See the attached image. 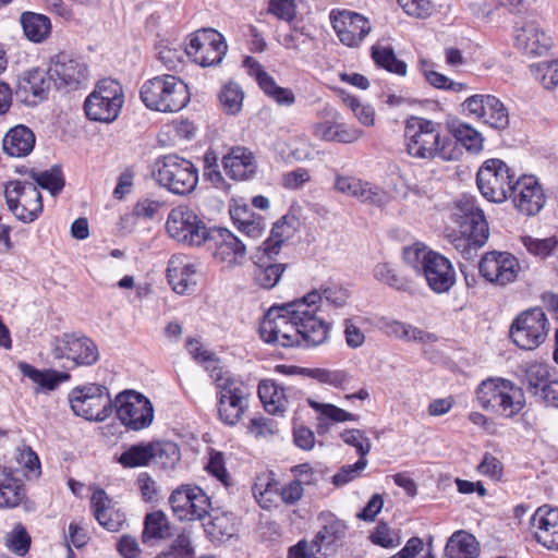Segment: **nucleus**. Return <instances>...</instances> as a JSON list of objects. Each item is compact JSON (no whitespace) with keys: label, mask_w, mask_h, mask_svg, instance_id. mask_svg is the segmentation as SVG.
Returning a JSON list of instances; mask_svg holds the SVG:
<instances>
[{"label":"nucleus","mask_w":558,"mask_h":558,"mask_svg":"<svg viewBox=\"0 0 558 558\" xmlns=\"http://www.w3.org/2000/svg\"><path fill=\"white\" fill-rule=\"evenodd\" d=\"M331 323L308 310L301 299L275 305L259 326L260 338L283 348H317L329 339Z\"/></svg>","instance_id":"f257e3e1"},{"label":"nucleus","mask_w":558,"mask_h":558,"mask_svg":"<svg viewBox=\"0 0 558 558\" xmlns=\"http://www.w3.org/2000/svg\"><path fill=\"white\" fill-rule=\"evenodd\" d=\"M403 137L405 151L412 158L442 161L457 158L454 143L436 121L412 116L404 122Z\"/></svg>","instance_id":"f03ea898"},{"label":"nucleus","mask_w":558,"mask_h":558,"mask_svg":"<svg viewBox=\"0 0 558 558\" xmlns=\"http://www.w3.org/2000/svg\"><path fill=\"white\" fill-rule=\"evenodd\" d=\"M451 219L460 228L459 234L451 235L454 248L466 260L475 258L489 238L488 222L475 197H459L452 205Z\"/></svg>","instance_id":"7ed1b4c3"},{"label":"nucleus","mask_w":558,"mask_h":558,"mask_svg":"<svg viewBox=\"0 0 558 558\" xmlns=\"http://www.w3.org/2000/svg\"><path fill=\"white\" fill-rule=\"evenodd\" d=\"M480 405L502 417L518 415L525 405L523 390L512 381L504 378H488L476 388Z\"/></svg>","instance_id":"20e7f679"},{"label":"nucleus","mask_w":558,"mask_h":558,"mask_svg":"<svg viewBox=\"0 0 558 558\" xmlns=\"http://www.w3.org/2000/svg\"><path fill=\"white\" fill-rule=\"evenodd\" d=\"M142 101L151 110L178 112L190 101L186 84L173 75L156 76L142 86Z\"/></svg>","instance_id":"39448f33"},{"label":"nucleus","mask_w":558,"mask_h":558,"mask_svg":"<svg viewBox=\"0 0 558 558\" xmlns=\"http://www.w3.org/2000/svg\"><path fill=\"white\" fill-rule=\"evenodd\" d=\"M151 175L160 186L178 195L190 194L198 183V170L194 163L173 154L158 158L153 165Z\"/></svg>","instance_id":"423d86ee"},{"label":"nucleus","mask_w":558,"mask_h":558,"mask_svg":"<svg viewBox=\"0 0 558 558\" xmlns=\"http://www.w3.org/2000/svg\"><path fill=\"white\" fill-rule=\"evenodd\" d=\"M68 399L73 413L87 421L101 422L112 413V399L105 385L86 384L74 387Z\"/></svg>","instance_id":"0eeeda50"},{"label":"nucleus","mask_w":558,"mask_h":558,"mask_svg":"<svg viewBox=\"0 0 558 558\" xmlns=\"http://www.w3.org/2000/svg\"><path fill=\"white\" fill-rule=\"evenodd\" d=\"M184 52L194 63L207 68L220 64L228 52L225 36L214 28H201L190 34Z\"/></svg>","instance_id":"6e6552de"},{"label":"nucleus","mask_w":558,"mask_h":558,"mask_svg":"<svg viewBox=\"0 0 558 558\" xmlns=\"http://www.w3.org/2000/svg\"><path fill=\"white\" fill-rule=\"evenodd\" d=\"M122 105V86L114 80L105 78L96 85L94 92L86 98L84 110L90 120L110 123L118 118Z\"/></svg>","instance_id":"1a4fd4ad"},{"label":"nucleus","mask_w":558,"mask_h":558,"mask_svg":"<svg viewBox=\"0 0 558 558\" xmlns=\"http://www.w3.org/2000/svg\"><path fill=\"white\" fill-rule=\"evenodd\" d=\"M514 174L507 163L497 158L486 160L478 169L476 184L481 194L492 203H504L509 198L514 184Z\"/></svg>","instance_id":"9d476101"},{"label":"nucleus","mask_w":558,"mask_h":558,"mask_svg":"<svg viewBox=\"0 0 558 558\" xmlns=\"http://www.w3.org/2000/svg\"><path fill=\"white\" fill-rule=\"evenodd\" d=\"M549 322L541 307H533L515 317L510 327L512 341L523 350L538 348L547 338Z\"/></svg>","instance_id":"9b49d317"},{"label":"nucleus","mask_w":558,"mask_h":558,"mask_svg":"<svg viewBox=\"0 0 558 558\" xmlns=\"http://www.w3.org/2000/svg\"><path fill=\"white\" fill-rule=\"evenodd\" d=\"M4 196L13 215L25 223L36 220L43 211L41 194L33 182H9Z\"/></svg>","instance_id":"f8f14e48"},{"label":"nucleus","mask_w":558,"mask_h":558,"mask_svg":"<svg viewBox=\"0 0 558 558\" xmlns=\"http://www.w3.org/2000/svg\"><path fill=\"white\" fill-rule=\"evenodd\" d=\"M166 227L171 238L187 245H201L206 242L210 230L196 213L186 206L171 209Z\"/></svg>","instance_id":"ddd939ff"},{"label":"nucleus","mask_w":558,"mask_h":558,"mask_svg":"<svg viewBox=\"0 0 558 558\" xmlns=\"http://www.w3.org/2000/svg\"><path fill=\"white\" fill-rule=\"evenodd\" d=\"M52 355L70 360L75 366H90L100 357L98 345L83 333H63L52 341Z\"/></svg>","instance_id":"4468645a"},{"label":"nucleus","mask_w":558,"mask_h":558,"mask_svg":"<svg viewBox=\"0 0 558 558\" xmlns=\"http://www.w3.org/2000/svg\"><path fill=\"white\" fill-rule=\"evenodd\" d=\"M169 504L181 521L202 520L211 508L208 495L201 487L190 484L177 487L169 497Z\"/></svg>","instance_id":"2eb2a0df"},{"label":"nucleus","mask_w":558,"mask_h":558,"mask_svg":"<svg viewBox=\"0 0 558 558\" xmlns=\"http://www.w3.org/2000/svg\"><path fill=\"white\" fill-rule=\"evenodd\" d=\"M461 107L463 112L494 130L504 131L509 126L508 108L494 95H472L462 102Z\"/></svg>","instance_id":"dca6fc26"},{"label":"nucleus","mask_w":558,"mask_h":558,"mask_svg":"<svg viewBox=\"0 0 558 558\" xmlns=\"http://www.w3.org/2000/svg\"><path fill=\"white\" fill-rule=\"evenodd\" d=\"M329 19L338 39L349 48L360 47L372 32L369 20L354 11L332 10Z\"/></svg>","instance_id":"f3484780"},{"label":"nucleus","mask_w":558,"mask_h":558,"mask_svg":"<svg viewBox=\"0 0 558 558\" xmlns=\"http://www.w3.org/2000/svg\"><path fill=\"white\" fill-rule=\"evenodd\" d=\"M481 275L490 283L505 287L514 282L521 271L519 259L506 251L485 253L478 265Z\"/></svg>","instance_id":"a211bd4d"},{"label":"nucleus","mask_w":558,"mask_h":558,"mask_svg":"<svg viewBox=\"0 0 558 558\" xmlns=\"http://www.w3.org/2000/svg\"><path fill=\"white\" fill-rule=\"evenodd\" d=\"M322 121L312 126L313 135L325 142L351 144L363 136V131L342 122L341 114L331 106L320 111Z\"/></svg>","instance_id":"6ab92c4d"},{"label":"nucleus","mask_w":558,"mask_h":558,"mask_svg":"<svg viewBox=\"0 0 558 558\" xmlns=\"http://www.w3.org/2000/svg\"><path fill=\"white\" fill-rule=\"evenodd\" d=\"M210 243L216 262L232 269L243 264L246 256L245 244L230 230L215 228L209 230L207 240Z\"/></svg>","instance_id":"aec40b11"},{"label":"nucleus","mask_w":558,"mask_h":558,"mask_svg":"<svg viewBox=\"0 0 558 558\" xmlns=\"http://www.w3.org/2000/svg\"><path fill=\"white\" fill-rule=\"evenodd\" d=\"M509 198L522 215L529 217L538 214L546 203L543 187L534 175L515 179Z\"/></svg>","instance_id":"412c9836"},{"label":"nucleus","mask_w":558,"mask_h":558,"mask_svg":"<svg viewBox=\"0 0 558 558\" xmlns=\"http://www.w3.org/2000/svg\"><path fill=\"white\" fill-rule=\"evenodd\" d=\"M247 397L246 388L240 381L230 383L219 391L218 413L226 425L233 426L240 422L248 407Z\"/></svg>","instance_id":"4be33fe9"},{"label":"nucleus","mask_w":558,"mask_h":558,"mask_svg":"<svg viewBox=\"0 0 558 558\" xmlns=\"http://www.w3.org/2000/svg\"><path fill=\"white\" fill-rule=\"evenodd\" d=\"M48 73L53 77L57 88L62 86L75 88L83 84L88 76L87 66L65 52L51 58Z\"/></svg>","instance_id":"5701e85b"},{"label":"nucleus","mask_w":558,"mask_h":558,"mask_svg":"<svg viewBox=\"0 0 558 558\" xmlns=\"http://www.w3.org/2000/svg\"><path fill=\"white\" fill-rule=\"evenodd\" d=\"M536 541L548 549H558V508L542 506L531 518Z\"/></svg>","instance_id":"b1692460"},{"label":"nucleus","mask_w":558,"mask_h":558,"mask_svg":"<svg viewBox=\"0 0 558 558\" xmlns=\"http://www.w3.org/2000/svg\"><path fill=\"white\" fill-rule=\"evenodd\" d=\"M421 275L427 286L438 294L449 291L456 282V271L451 262L439 253L432 255Z\"/></svg>","instance_id":"393cba45"},{"label":"nucleus","mask_w":558,"mask_h":558,"mask_svg":"<svg viewBox=\"0 0 558 558\" xmlns=\"http://www.w3.org/2000/svg\"><path fill=\"white\" fill-rule=\"evenodd\" d=\"M301 300L304 304L308 305L310 311L318 315L323 306L341 310L349 305L350 292L338 284L323 286L319 289L310 291Z\"/></svg>","instance_id":"a878e982"},{"label":"nucleus","mask_w":558,"mask_h":558,"mask_svg":"<svg viewBox=\"0 0 558 558\" xmlns=\"http://www.w3.org/2000/svg\"><path fill=\"white\" fill-rule=\"evenodd\" d=\"M180 460L177 444L169 440H155L142 445V466L171 470Z\"/></svg>","instance_id":"bb28decb"},{"label":"nucleus","mask_w":558,"mask_h":558,"mask_svg":"<svg viewBox=\"0 0 558 558\" xmlns=\"http://www.w3.org/2000/svg\"><path fill=\"white\" fill-rule=\"evenodd\" d=\"M222 167L226 174L234 181H246L253 178L257 170L254 154L245 147H233L222 158Z\"/></svg>","instance_id":"cd10ccee"},{"label":"nucleus","mask_w":558,"mask_h":558,"mask_svg":"<svg viewBox=\"0 0 558 558\" xmlns=\"http://www.w3.org/2000/svg\"><path fill=\"white\" fill-rule=\"evenodd\" d=\"M140 392L125 389L112 400V411L128 430H140Z\"/></svg>","instance_id":"c85d7f7f"},{"label":"nucleus","mask_w":558,"mask_h":558,"mask_svg":"<svg viewBox=\"0 0 558 558\" xmlns=\"http://www.w3.org/2000/svg\"><path fill=\"white\" fill-rule=\"evenodd\" d=\"M257 393L269 414L283 415L290 404L292 389L284 388L272 379H264L258 384Z\"/></svg>","instance_id":"c756f323"},{"label":"nucleus","mask_w":558,"mask_h":558,"mask_svg":"<svg viewBox=\"0 0 558 558\" xmlns=\"http://www.w3.org/2000/svg\"><path fill=\"white\" fill-rule=\"evenodd\" d=\"M90 505L95 518L99 524L108 531L117 532L125 522V515L110 506V500L105 490H95L90 499Z\"/></svg>","instance_id":"7c9ffc66"},{"label":"nucleus","mask_w":558,"mask_h":558,"mask_svg":"<svg viewBox=\"0 0 558 558\" xmlns=\"http://www.w3.org/2000/svg\"><path fill=\"white\" fill-rule=\"evenodd\" d=\"M35 134L25 125H16L9 130L3 137V151L11 157H25L35 146Z\"/></svg>","instance_id":"2f4dec72"},{"label":"nucleus","mask_w":558,"mask_h":558,"mask_svg":"<svg viewBox=\"0 0 558 558\" xmlns=\"http://www.w3.org/2000/svg\"><path fill=\"white\" fill-rule=\"evenodd\" d=\"M515 44L526 53L541 56L549 49L550 38L535 23H526L518 31Z\"/></svg>","instance_id":"473e14b6"},{"label":"nucleus","mask_w":558,"mask_h":558,"mask_svg":"<svg viewBox=\"0 0 558 558\" xmlns=\"http://www.w3.org/2000/svg\"><path fill=\"white\" fill-rule=\"evenodd\" d=\"M25 496L22 480L10 468L0 465V508H15Z\"/></svg>","instance_id":"72a5a7b5"},{"label":"nucleus","mask_w":558,"mask_h":558,"mask_svg":"<svg viewBox=\"0 0 558 558\" xmlns=\"http://www.w3.org/2000/svg\"><path fill=\"white\" fill-rule=\"evenodd\" d=\"M53 77L48 73V69L33 68L23 73L19 81L21 92L31 94L38 100L47 98L52 86Z\"/></svg>","instance_id":"f704fd0d"},{"label":"nucleus","mask_w":558,"mask_h":558,"mask_svg":"<svg viewBox=\"0 0 558 558\" xmlns=\"http://www.w3.org/2000/svg\"><path fill=\"white\" fill-rule=\"evenodd\" d=\"M257 83L267 97L279 106L291 107L295 104V95L290 88L279 86L275 78L257 64L255 70Z\"/></svg>","instance_id":"c9c22d12"},{"label":"nucleus","mask_w":558,"mask_h":558,"mask_svg":"<svg viewBox=\"0 0 558 558\" xmlns=\"http://www.w3.org/2000/svg\"><path fill=\"white\" fill-rule=\"evenodd\" d=\"M445 553L448 558H477L480 547L472 534L457 531L449 537Z\"/></svg>","instance_id":"e433bc0d"},{"label":"nucleus","mask_w":558,"mask_h":558,"mask_svg":"<svg viewBox=\"0 0 558 558\" xmlns=\"http://www.w3.org/2000/svg\"><path fill=\"white\" fill-rule=\"evenodd\" d=\"M347 525L342 520H339L333 514H327L324 517V525L318 531L314 538V545L317 551H320L323 547H329L336 542L344 537Z\"/></svg>","instance_id":"4c0bfd02"},{"label":"nucleus","mask_w":558,"mask_h":558,"mask_svg":"<svg viewBox=\"0 0 558 558\" xmlns=\"http://www.w3.org/2000/svg\"><path fill=\"white\" fill-rule=\"evenodd\" d=\"M21 24L25 36L33 43L44 41L51 32L50 20L43 14L24 12L21 15Z\"/></svg>","instance_id":"58836bf2"},{"label":"nucleus","mask_w":558,"mask_h":558,"mask_svg":"<svg viewBox=\"0 0 558 558\" xmlns=\"http://www.w3.org/2000/svg\"><path fill=\"white\" fill-rule=\"evenodd\" d=\"M295 218L283 216L274 223L270 236L264 242V251L268 256L277 255L281 244L295 231Z\"/></svg>","instance_id":"ea45409f"},{"label":"nucleus","mask_w":558,"mask_h":558,"mask_svg":"<svg viewBox=\"0 0 558 558\" xmlns=\"http://www.w3.org/2000/svg\"><path fill=\"white\" fill-rule=\"evenodd\" d=\"M20 369L22 374L33 380L40 388L46 390H53L60 383L70 379L69 373L58 371H39L27 363H21Z\"/></svg>","instance_id":"a19ab883"},{"label":"nucleus","mask_w":558,"mask_h":558,"mask_svg":"<svg viewBox=\"0 0 558 558\" xmlns=\"http://www.w3.org/2000/svg\"><path fill=\"white\" fill-rule=\"evenodd\" d=\"M371 56L376 65L388 72L400 76L407 74L408 68L405 62L397 58L392 47L377 43L372 46Z\"/></svg>","instance_id":"79ce46f5"},{"label":"nucleus","mask_w":558,"mask_h":558,"mask_svg":"<svg viewBox=\"0 0 558 558\" xmlns=\"http://www.w3.org/2000/svg\"><path fill=\"white\" fill-rule=\"evenodd\" d=\"M196 266L193 260L183 254L173 255L167 268L168 282L185 281L196 284Z\"/></svg>","instance_id":"37998d69"},{"label":"nucleus","mask_w":558,"mask_h":558,"mask_svg":"<svg viewBox=\"0 0 558 558\" xmlns=\"http://www.w3.org/2000/svg\"><path fill=\"white\" fill-rule=\"evenodd\" d=\"M451 133L456 141L461 143L469 151L478 153L483 149V135L471 124L453 122Z\"/></svg>","instance_id":"c03bdc74"},{"label":"nucleus","mask_w":558,"mask_h":558,"mask_svg":"<svg viewBox=\"0 0 558 558\" xmlns=\"http://www.w3.org/2000/svg\"><path fill=\"white\" fill-rule=\"evenodd\" d=\"M420 69L425 80L436 88L451 90L453 93L469 90V86L465 83L454 82L448 76L434 71L433 64L426 60L420 61Z\"/></svg>","instance_id":"a18cd8bd"},{"label":"nucleus","mask_w":558,"mask_h":558,"mask_svg":"<svg viewBox=\"0 0 558 558\" xmlns=\"http://www.w3.org/2000/svg\"><path fill=\"white\" fill-rule=\"evenodd\" d=\"M143 537L145 539H162L170 534V523L167 515L160 511L147 513L144 522Z\"/></svg>","instance_id":"49530a36"},{"label":"nucleus","mask_w":558,"mask_h":558,"mask_svg":"<svg viewBox=\"0 0 558 558\" xmlns=\"http://www.w3.org/2000/svg\"><path fill=\"white\" fill-rule=\"evenodd\" d=\"M218 98L223 112L233 116L242 109L244 93L236 83L229 82L223 85Z\"/></svg>","instance_id":"de8ad7c7"},{"label":"nucleus","mask_w":558,"mask_h":558,"mask_svg":"<svg viewBox=\"0 0 558 558\" xmlns=\"http://www.w3.org/2000/svg\"><path fill=\"white\" fill-rule=\"evenodd\" d=\"M368 538L374 545L386 549L397 548L402 543L400 531L392 529L386 522H378Z\"/></svg>","instance_id":"09e8293b"},{"label":"nucleus","mask_w":558,"mask_h":558,"mask_svg":"<svg viewBox=\"0 0 558 558\" xmlns=\"http://www.w3.org/2000/svg\"><path fill=\"white\" fill-rule=\"evenodd\" d=\"M286 268V264H257L254 269V280L259 287L271 289L279 282Z\"/></svg>","instance_id":"8fccbe9b"},{"label":"nucleus","mask_w":558,"mask_h":558,"mask_svg":"<svg viewBox=\"0 0 558 558\" xmlns=\"http://www.w3.org/2000/svg\"><path fill=\"white\" fill-rule=\"evenodd\" d=\"M15 461L24 475L29 478H37L41 473L40 461L37 453L28 446H19L15 449Z\"/></svg>","instance_id":"3c124183"},{"label":"nucleus","mask_w":558,"mask_h":558,"mask_svg":"<svg viewBox=\"0 0 558 558\" xmlns=\"http://www.w3.org/2000/svg\"><path fill=\"white\" fill-rule=\"evenodd\" d=\"M31 178L41 189L48 190L51 195L59 194L64 186V178L58 166L41 172H31Z\"/></svg>","instance_id":"603ef678"},{"label":"nucleus","mask_w":558,"mask_h":558,"mask_svg":"<svg viewBox=\"0 0 558 558\" xmlns=\"http://www.w3.org/2000/svg\"><path fill=\"white\" fill-rule=\"evenodd\" d=\"M308 377L335 388H343L351 381V375L344 369L310 368Z\"/></svg>","instance_id":"864d4df0"},{"label":"nucleus","mask_w":558,"mask_h":558,"mask_svg":"<svg viewBox=\"0 0 558 558\" xmlns=\"http://www.w3.org/2000/svg\"><path fill=\"white\" fill-rule=\"evenodd\" d=\"M436 252L427 248L423 243H414L403 250V260L411 267L417 275H421L427 264Z\"/></svg>","instance_id":"5fc2aeb1"},{"label":"nucleus","mask_w":558,"mask_h":558,"mask_svg":"<svg viewBox=\"0 0 558 558\" xmlns=\"http://www.w3.org/2000/svg\"><path fill=\"white\" fill-rule=\"evenodd\" d=\"M342 101L354 113L357 121L365 126L375 124L376 112L373 106L362 104L355 96L341 92Z\"/></svg>","instance_id":"6e6d98bb"},{"label":"nucleus","mask_w":558,"mask_h":558,"mask_svg":"<svg viewBox=\"0 0 558 558\" xmlns=\"http://www.w3.org/2000/svg\"><path fill=\"white\" fill-rule=\"evenodd\" d=\"M206 532L217 541L230 538L235 533L233 520L227 513L216 514L205 524Z\"/></svg>","instance_id":"4d7b16f0"},{"label":"nucleus","mask_w":558,"mask_h":558,"mask_svg":"<svg viewBox=\"0 0 558 558\" xmlns=\"http://www.w3.org/2000/svg\"><path fill=\"white\" fill-rule=\"evenodd\" d=\"M313 40L314 38L304 28L298 27H293L289 33L280 34L278 37V41L282 47L296 53L303 51Z\"/></svg>","instance_id":"13d9d810"},{"label":"nucleus","mask_w":558,"mask_h":558,"mask_svg":"<svg viewBox=\"0 0 558 558\" xmlns=\"http://www.w3.org/2000/svg\"><path fill=\"white\" fill-rule=\"evenodd\" d=\"M530 69L545 88L549 89L558 85V59L532 64Z\"/></svg>","instance_id":"bf43d9fd"},{"label":"nucleus","mask_w":558,"mask_h":558,"mask_svg":"<svg viewBox=\"0 0 558 558\" xmlns=\"http://www.w3.org/2000/svg\"><path fill=\"white\" fill-rule=\"evenodd\" d=\"M308 405L319 413V418H329L333 422H348L355 421L356 416L341 408H338L331 403H320L311 398L307 399Z\"/></svg>","instance_id":"052dcab7"},{"label":"nucleus","mask_w":558,"mask_h":558,"mask_svg":"<svg viewBox=\"0 0 558 558\" xmlns=\"http://www.w3.org/2000/svg\"><path fill=\"white\" fill-rule=\"evenodd\" d=\"M340 437L344 444L355 448L359 459H367L366 456L371 452L372 444L365 432L356 428L344 429Z\"/></svg>","instance_id":"680f3d73"},{"label":"nucleus","mask_w":558,"mask_h":558,"mask_svg":"<svg viewBox=\"0 0 558 558\" xmlns=\"http://www.w3.org/2000/svg\"><path fill=\"white\" fill-rule=\"evenodd\" d=\"M355 198L362 203L381 207L389 202V194L377 185L362 181Z\"/></svg>","instance_id":"e2e57ef3"},{"label":"nucleus","mask_w":558,"mask_h":558,"mask_svg":"<svg viewBox=\"0 0 558 558\" xmlns=\"http://www.w3.org/2000/svg\"><path fill=\"white\" fill-rule=\"evenodd\" d=\"M551 375L546 365H532L526 372L527 390L535 397L542 391L544 386L551 379Z\"/></svg>","instance_id":"0e129e2a"},{"label":"nucleus","mask_w":558,"mask_h":558,"mask_svg":"<svg viewBox=\"0 0 558 558\" xmlns=\"http://www.w3.org/2000/svg\"><path fill=\"white\" fill-rule=\"evenodd\" d=\"M523 246L529 253L545 258L549 256L558 244L556 238L536 239L530 235L521 238Z\"/></svg>","instance_id":"69168bd1"},{"label":"nucleus","mask_w":558,"mask_h":558,"mask_svg":"<svg viewBox=\"0 0 558 558\" xmlns=\"http://www.w3.org/2000/svg\"><path fill=\"white\" fill-rule=\"evenodd\" d=\"M206 471L215 476L225 486L229 485L230 476L226 469V460L222 452L210 449L208 452V461L205 466Z\"/></svg>","instance_id":"338daca9"},{"label":"nucleus","mask_w":558,"mask_h":558,"mask_svg":"<svg viewBox=\"0 0 558 558\" xmlns=\"http://www.w3.org/2000/svg\"><path fill=\"white\" fill-rule=\"evenodd\" d=\"M194 549L191 538L186 534H180L171 543L169 549L159 554L156 558H192Z\"/></svg>","instance_id":"774afa93"}]
</instances>
